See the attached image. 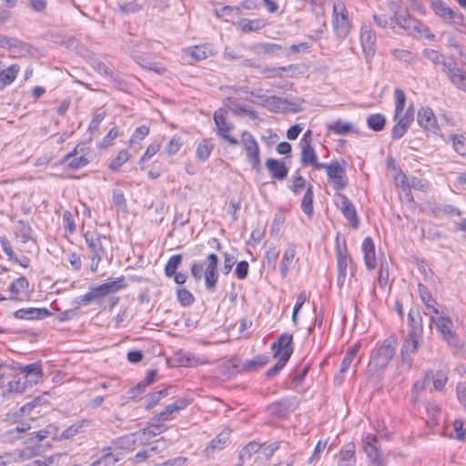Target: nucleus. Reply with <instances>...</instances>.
<instances>
[{
	"mask_svg": "<svg viewBox=\"0 0 466 466\" xmlns=\"http://www.w3.org/2000/svg\"><path fill=\"white\" fill-rule=\"evenodd\" d=\"M206 268L204 269V264L199 261H194L190 267V272L193 279L196 281L200 280L203 277L205 278V287L206 289L213 292L216 289V286L218 280V257L211 253L207 256L206 259Z\"/></svg>",
	"mask_w": 466,
	"mask_h": 466,
	"instance_id": "1",
	"label": "nucleus"
},
{
	"mask_svg": "<svg viewBox=\"0 0 466 466\" xmlns=\"http://www.w3.org/2000/svg\"><path fill=\"white\" fill-rule=\"evenodd\" d=\"M397 339L393 336L385 339L371 351L368 364L369 372L384 370L396 353Z\"/></svg>",
	"mask_w": 466,
	"mask_h": 466,
	"instance_id": "2",
	"label": "nucleus"
},
{
	"mask_svg": "<svg viewBox=\"0 0 466 466\" xmlns=\"http://www.w3.org/2000/svg\"><path fill=\"white\" fill-rule=\"evenodd\" d=\"M127 287L124 276L118 278H108L104 283L92 285L88 291L84 294V300L91 303L99 304L102 299L110 294L118 292Z\"/></svg>",
	"mask_w": 466,
	"mask_h": 466,
	"instance_id": "3",
	"label": "nucleus"
},
{
	"mask_svg": "<svg viewBox=\"0 0 466 466\" xmlns=\"http://www.w3.org/2000/svg\"><path fill=\"white\" fill-rule=\"evenodd\" d=\"M423 327L412 326L400 348L401 361L410 367L414 355L422 342Z\"/></svg>",
	"mask_w": 466,
	"mask_h": 466,
	"instance_id": "4",
	"label": "nucleus"
},
{
	"mask_svg": "<svg viewBox=\"0 0 466 466\" xmlns=\"http://www.w3.org/2000/svg\"><path fill=\"white\" fill-rule=\"evenodd\" d=\"M332 27L335 35L339 39H345L351 29L348 9L345 4L340 0H337L333 3Z\"/></svg>",
	"mask_w": 466,
	"mask_h": 466,
	"instance_id": "5",
	"label": "nucleus"
},
{
	"mask_svg": "<svg viewBox=\"0 0 466 466\" xmlns=\"http://www.w3.org/2000/svg\"><path fill=\"white\" fill-rule=\"evenodd\" d=\"M431 322L435 324L437 331L449 346L455 349L462 348V343L457 333L452 329L453 324L449 317L440 313L439 315L431 316Z\"/></svg>",
	"mask_w": 466,
	"mask_h": 466,
	"instance_id": "6",
	"label": "nucleus"
},
{
	"mask_svg": "<svg viewBox=\"0 0 466 466\" xmlns=\"http://www.w3.org/2000/svg\"><path fill=\"white\" fill-rule=\"evenodd\" d=\"M346 161L341 160V164L338 161L324 163V168L327 170L329 181L332 184L335 190L339 191L348 186V178L345 169Z\"/></svg>",
	"mask_w": 466,
	"mask_h": 466,
	"instance_id": "7",
	"label": "nucleus"
},
{
	"mask_svg": "<svg viewBox=\"0 0 466 466\" xmlns=\"http://www.w3.org/2000/svg\"><path fill=\"white\" fill-rule=\"evenodd\" d=\"M241 144L246 151L247 159L256 171L260 170V151L255 137L248 131L242 133Z\"/></svg>",
	"mask_w": 466,
	"mask_h": 466,
	"instance_id": "8",
	"label": "nucleus"
},
{
	"mask_svg": "<svg viewBox=\"0 0 466 466\" xmlns=\"http://www.w3.org/2000/svg\"><path fill=\"white\" fill-rule=\"evenodd\" d=\"M431 7L434 14L446 23L461 25L464 20L462 14L456 13L442 0H431Z\"/></svg>",
	"mask_w": 466,
	"mask_h": 466,
	"instance_id": "9",
	"label": "nucleus"
},
{
	"mask_svg": "<svg viewBox=\"0 0 466 466\" xmlns=\"http://www.w3.org/2000/svg\"><path fill=\"white\" fill-rule=\"evenodd\" d=\"M226 114V110L221 108L214 113L213 117L217 127V134L231 146H238L239 141L229 135L230 131L234 128V126L232 123L227 121Z\"/></svg>",
	"mask_w": 466,
	"mask_h": 466,
	"instance_id": "10",
	"label": "nucleus"
},
{
	"mask_svg": "<svg viewBox=\"0 0 466 466\" xmlns=\"http://www.w3.org/2000/svg\"><path fill=\"white\" fill-rule=\"evenodd\" d=\"M271 349L275 359H284L289 361L294 351L292 334L287 332L280 334L277 341L272 343Z\"/></svg>",
	"mask_w": 466,
	"mask_h": 466,
	"instance_id": "11",
	"label": "nucleus"
},
{
	"mask_svg": "<svg viewBox=\"0 0 466 466\" xmlns=\"http://www.w3.org/2000/svg\"><path fill=\"white\" fill-rule=\"evenodd\" d=\"M363 449L372 466H385L380 458L381 451L376 435L368 434L362 441Z\"/></svg>",
	"mask_w": 466,
	"mask_h": 466,
	"instance_id": "12",
	"label": "nucleus"
},
{
	"mask_svg": "<svg viewBox=\"0 0 466 466\" xmlns=\"http://www.w3.org/2000/svg\"><path fill=\"white\" fill-rule=\"evenodd\" d=\"M336 205L342 212L343 216L348 219L350 226L357 229L360 225V220L357 215L356 208L349 198L343 194H336Z\"/></svg>",
	"mask_w": 466,
	"mask_h": 466,
	"instance_id": "13",
	"label": "nucleus"
},
{
	"mask_svg": "<svg viewBox=\"0 0 466 466\" xmlns=\"http://www.w3.org/2000/svg\"><path fill=\"white\" fill-rule=\"evenodd\" d=\"M376 34L371 28L366 25L361 27L360 42L367 63L370 62L376 53Z\"/></svg>",
	"mask_w": 466,
	"mask_h": 466,
	"instance_id": "14",
	"label": "nucleus"
},
{
	"mask_svg": "<svg viewBox=\"0 0 466 466\" xmlns=\"http://www.w3.org/2000/svg\"><path fill=\"white\" fill-rule=\"evenodd\" d=\"M84 238L89 250V257L98 258L106 255V249L102 243V239L106 238V236H102L96 232L87 231L84 234Z\"/></svg>",
	"mask_w": 466,
	"mask_h": 466,
	"instance_id": "15",
	"label": "nucleus"
},
{
	"mask_svg": "<svg viewBox=\"0 0 466 466\" xmlns=\"http://www.w3.org/2000/svg\"><path fill=\"white\" fill-rule=\"evenodd\" d=\"M417 122L425 131L437 134L440 127L436 116L431 108L421 107L417 114Z\"/></svg>",
	"mask_w": 466,
	"mask_h": 466,
	"instance_id": "16",
	"label": "nucleus"
},
{
	"mask_svg": "<svg viewBox=\"0 0 466 466\" xmlns=\"http://www.w3.org/2000/svg\"><path fill=\"white\" fill-rule=\"evenodd\" d=\"M19 370L23 374L22 379L29 388L35 385L43 377V370L39 362L21 366Z\"/></svg>",
	"mask_w": 466,
	"mask_h": 466,
	"instance_id": "17",
	"label": "nucleus"
},
{
	"mask_svg": "<svg viewBox=\"0 0 466 466\" xmlns=\"http://www.w3.org/2000/svg\"><path fill=\"white\" fill-rule=\"evenodd\" d=\"M51 314L46 308H23L15 311L14 317L19 319L35 320L44 319Z\"/></svg>",
	"mask_w": 466,
	"mask_h": 466,
	"instance_id": "18",
	"label": "nucleus"
},
{
	"mask_svg": "<svg viewBox=\"0 0 466 466\" xmlns=\"http://www.w3.org/2000/svg\"><path fill=\"white\" fill-rule=\"evenodd\" d=\"M394 25L396 29L399 27L407 33H411L412 30L418 31L417 21L407 13V11L395 12Z\"/></svg>",
	"mask_w": 466,
	"mask_h": 466,
	"instance_id": "19",
	"label": "nucleus"
},
{
	"mask_svg": "<svg viewBox=\"0 0 466 466\" xmlns=\"http://www.w3.org/2000/svg\"><path fill=\"white\" fill-rule=\"evenodd\" d=\"M301 147L300 162L304 167L311 166L315 169H323L324 163L319 162L317 153L311 145H306Z\"/></svg>",
	"mask_w": 466,
	"mask_h": 466,
	"instance_id": "20",
	"label": "nucleus"
},
{
	"mask_svg": "<svg viewBox=\"0 0 466 466\" xmlns=\"http://www.w3.org/2000/svg\"><path fill=\"white\" fill-rule=\"evenodd\" d=\"M337 285L339 288H342L345 284L347 277V268L349 266L350 258L347 256L346 250L337 249Z\"/></svg>",
	"mask_w": 466,
	"mask_h": 466,
	"instance_id": "21",
	"label": "nucleus"
},
{
	"mask_svg": "<svg viewBox=\"0 0 466 466\" xmlns=\"http://www.w3.org/2000/svg\"><path fill=\"white\" fill-rule=\"evenodd\" d=\"M189 404L186 399H178L175 402L168 404L166 408L153 417V420L165 421L169 420L170 416L177 411L185 409Z\"/></svg>",
	"mask_w": 466,
	"mask_h": 466,
	"instance_id": "22",
	"label": "nucleus"
},
{
	"mask_svg": "<svg viewBox=\"0 0 466 466\" xmlns=\"http://www.w3.org/2000/svg\"><path fill=\"white\" fill-rule=\"evenodd\" d=\"M443 72L454 86L466 92V73L455 66H445Z\"/></svg>",
	"mask_w": 466,
	"mask_h": 466,
	"instance_id": "23",
	"label": "nucleus"
},
{
	"mask_svg": "<svg viewBox=\"0 0 466 466\" xmlns=\"http://www.w3.org/2000/svg\"><path fill=\"white\" fill-rule=\"evenodd\" d=\"M266 167L270 173L271 177L278 180H284L289 174V168L284 162L275 159L268 158L266 161Z\"/></svg>",
	"mask_w": 466,
	"mask_h": 466,
	"instance_id": "24",
	"label": "nucleus"
},
{
	"mask_svg": "<svg viewBox=\"0 0 466 466\" xmlns=\"http://www.w3.org/2000/svg\"><path fill=\"white\" fill-rule=\"evenodd\" d=\"M361 249L364 254V262L369 270L376 268L375 245L370 237H366L362 242Z\"/></svg>",
	"mask_w": 466,
	"mask_h": 466,
	"instance_id": "25",
	"label": "nucleus"
},
{
	"mask_svg": "<svg viewBox=\"0 0 466 466\" xmlns=\"http://www.w3.org/2000/svg\"><path fill=\"white\" fill-rule=\"evenodd\" d=\"M297 254V245L294 243H289L287 249L285 250L280 265L279 270L281 277L284 279L288 276L289 269L292 266L293 260Z\"/></svg>",
	"mask_w": 466,
	"mask_h": 466,
	"instance_id": "26",
	"label": "nucleus"
},
{
	"mask_svg": "<svg viewBox=\"0 0 466 466\" xmlns=\"http://www.w3.org/2000/svg\"><path fill=\"white\" fill-rule=\"evenodd\" d=\"M92 425L93 421L88 419L77 420L72 425H70L68 428H66L65 431H63L60 436V440H67L76 436L78 433L85 432L86 430Z\"/></svg>",
	"mask_w": 466,
	"mask_h": 466,
	"instance_id": "27",
	"label": "nucleus"
},
{
	"mask_svg": "<svg viewBox=\"0 0 466 466\" xmlns=\"http://www.w3.org/2000/svg\"><path fill=\"white\" fill-rule=\"evenodd\" d=\"M20 66L16 64L11 65L7 68L0 62V91L10 85L17 76Z\"/></svg>",
	"mask_w": 466,
	"mask_h": 466,
	"instance_id": "28",
	"label": "nucleus"
},
{
	"mask_svg": "<svg viewBox=\"0 0 466 466\" xmlns=\"http://www.w3.org/2000/svg\"><path fill=\"white\" fill-rule=\"evenodd\" d=\"M293 409L292 401L287 399L271 403L267 407L268 412L270 415L279 418L286 416Z\"/></svg>",
	"mask_w": 466,
	"mask_h": 466,
	"instance_id": "29",
	"label": "nucleus"
},
{
	"mask_svg": "<svg viewBox=\"0 0 466 466\" xmlns=\"http://www.w3.org/2000/svg\"><path fill=\"white\" fill-rule=\"evenodd\" d=\"M418 290H419V294H420V299L424 303L425 307L429 310H431L432 313H434L435 315H439L440 314V310H439V308H438L439 304L432 298L429 289L426 286H424V285L420 283L418 285Z\"/></svg>",
	"mask_w": 466,
	"mask_h": 466,
	"instance_id": "30",
	"label": "nucleus"
},
{
	"mask_svg": "<svg viewBox=\"0 0 466 466\" xmlns=\"http://www.w3.org/2000/svg\"><path fill=\"white\" fill-rule=\"evenodd\" d=\"M230 431L226 430L218 433L215 439H213L206 448V452L208 456L214 454L217 451H220L224 448L225 444L229 440Z\"/></svg>",
	"mask_w": 466,
	"mask_h": 466,
	"instance_id": "31",
	"label": "nucleus"
},
{
	"mask_svg": "<svg viewBox=\"0 0 466 466\" xmlns=\"http://www.w3.org/2000/svg\"><path fill=\"white\" fill-rule=\"evenodd\" d=\"M29 287V282L25 277H20L13 281L9 287L10 299L21 300L22 293Z\"/></svg>",
	"mask_w": 466,
	"mask_h": 466,
	"instance_id": "32",
	"label": "nucleus"
},
{
	"mask_svg": "<svg viewBox=\"0 0 466 466\" xmlns=\"http://www.w3.org/2000/svg\"><path fill=\"white\" fill-rule=\"evenodd\" d=\"M0 387L3 388L2 393L4 396H6V395L12 394V393H22L27 388H29L26 385V383L25 382V380L22 379V377L18 378L16 380L8 381V383L6 385H4V382H3L2 386H0Z\"/></svg>",
	"mask_w": 466,
	"mask_h": 466,
	"instance_id": "33",
	"label": "nucleus"
},
{
	"mask_svg": "<svg viewBox=\"0 0 466 466\" xmlns=\"http://www.w3.org/2000/svg\"><path fill=\"white\" fill-rule=\"evenodd\" d=\"M431 216L435 218H441L442 216H461V211L458 209L456 207L449 204L437 205L431 208L430 210Z\"/></svg>",
	"mask_w": 466,
	"mask_h": 466,
	"instance_id": "34",
	"label": "nucleus"
},
{
	"mask_svg": "<svg viewBox=\"0 0 466 466\" xmlns=\"http://www.w3.org/2000/svg\"><path fill=\"white\" fill-rule=\"evenodd\" d=\"M309 368L310 363L306 362L305 360H303L299 364L296 366L290 375L292 382L295 384V386H299L303 382L304 379L309 373Z\"/></svg>",
	"mask_w": 466,
	"mask_h": 466,
	"instance_id": "35",
	"label": "nucleus"
},
{
	"mask_svg": "<svg viewBox=\"0 0 466 466\" xmlns=\"http://www.w3.org/2000/svg\"><path fill=\"white\" fill-rule=\"evenodd\" d=\"M269 360V358L266 355H257L252 360H246L242 367L241 371H255L259 368L264 367Z\"/></svg>",
	"mask_w": 466,
	"mask_h": 466,
	"instance_id": "36",
	"label": "nucleus"
},
{
	"mask_svg": "<svg viewBox=\"0 0 466 466\" xmlns=\"http://www.w3.org/2000/svg\"><path fill=\"white\" fill-rule=\"evenodd\" d=\"M261 449V445L256 441L248 443L239 452L238 466H242L247 461H249L253 454Z\"/></svg>",
	"mask_w": 466,
	"mask_h": 466,
	"instance_id": "37",
	"label": "nucleus"
},
{
	"mask_svg": "<svg viewBox=\"0 0 466 466\" xmlns=\"http://www.w3.org/2000/svg\"><path fill=\"white\" fill-rule=\"evenodd\" d=\"M213 149L214 143L212 139H203L201 142L198 143L197 147L196 157L201 161H206L208 159Z\"/></svg>",
	"mask_w": 466,
	"mask_h": 466,
	"instance_id": "38",
	"label": "nucleus"
},
{
	"mask_svg": "<svg viewBox=\"0 0 466 466\" xmlns=\"http://www.w3.org/2000/svg\"><path fill=\"white\" fill-rule=\"evenodd\" d=\"M313 186L309 184L301 200V209L309 217H311L314 212L313 208Z\"/></svg>",
	"mask_w": 466,
	"mask_h": 466,
	"instance_id": "39",
	"label": "nucleus"
},
{
	"mask_svg": "<svg viewBox=\"0 0 466 466\" xmlns=\"http://www.w3.org/2000/svg\"><path fill=\"white\" fill-rule=\"evenodd\" d=\"M394 104H395V110H394V116L393 120L399 119L400 115L402 114L405 104H406V95L403 90L400 88H395L394 90Z\"/></svg>",
	"mask_w": 466,
	"mask_h": 466,
	"instance_id": "40",
	"label": "nucleus"
},
{
	"mask_svg": "<svg viewBox=\"0 0 466 466\" xmlns=\"http://www.w3.org/2000/svg\"><path fill=\"white\" fill-rule=\"evenodd\" d=\"M32 232L33 229L27 221L20 219L16 222L15 234L23 243H26L32 238Z\"/></svg>",
	"mask_w": 466,
	"mask_h": 466,
	"instance_id": "41",
	"label": "nucleus"
},
{
	"mask_svg": "<svg viewBox=\"0 0 466 466\" xmlns=\"http://www.w3.org/2000/svg\"><path fill=\"white\" fill-rule=\"evenodd\" d=\"M328 129L337 135L345 136L353 131V126L350 123L340 119L328 125Z\"/></svg>",
	"mask_w": 466,
	"mask_h": 466,
	"instance_id": "42",
	"label": "nucleus"
},
{
	"mask_svg": "<svg viewBox=\"0 0 466 466\" xmlns=\"http://www.w3.org/2000/svg\"><path fill=\"white\" fill-rule=\"evenodd\" d=\"M182 254H176L169 258L164 268L165 275L167 278H172L175 275V272L182 264Z\"/></svg>",
	"mask_w": 466,
	"mask_h": 466,
	"instance_id": "43",
	"label": "nucleus"
},
{
	"mask_svg": "<svg viewBox=\"0 0 466 466\" xmlns=\"http://www.w3.org/2000/svg\"><path fill=\"white\" fill-rule=\"evenodd\" d=\"M130 157L127 149L120 150L117 155L111 160L108 168L113 172H117L120 167L128 161Z\"/></svg>",
	"mask_w": 466,
	"mask_h": 466,
	"instance_id": "44",
	"label": "nucleus"
},
{
	"mask_svg": "<svg viewBox=\"0 0 466 466\" xmlns=\"http://www.w3.org/2000/svg\"><path fill=\"white\" fill-rule=\"evenodd\" d=\"M405 182L409 188H413L422 192H425L429 187L427 180L419 178L417 177H411L408 179L407 177L403 174L401 183L404 184Z\"/></svg>",
	"mask_w": 466,
	"mask_h": 466,
	"instance_id": "45",
	"label": "nucleus"
},
{
	"mask_svg": "<svg viewBox=\"0 0 466 466\" xmlns=\"http://www.w3.org/2000/svg\"><path fill=\"white\" fill-rule=\"evenodd\" d=\"M386 124V118L382 114H372L367 118V125L373 131H381Z\"/></svg>",
	"mask_w": 466,
	"mask_h": 466,
	"instance_id": "46",
	"label": "nucleus"
},
{
	"mask_svg": "<svg viewBox=\"0 0 466 466\" xmlns=\"http://www.w3.org/2000/svg\"><path fill=\"white\" fill-rule=\"evenodd\" d=\"M168 395V389L164 388L160 390L151 392L145 397L147 409H152L155 407L159 400Z\"/></svg>",
	"mask_w": 466,
	"mask_h": 466,
	"instance_id": "47",
	"label": "nucleus"
},
{
	"mask_svg": "<svg viewBox=\"0 0 466 466\" xmlns=\"http://www.w3.org/2000/svg\"><path fill=\"white\" fill-rule=\"evenodd\" d=\"M423 56L433 64L441 65L442 69L445 68V66H453L452 64L445 63V56L437 50L425 48L423 50Z\"/></svg>",
	"mask_w": 466,
	"mask_h": 466,
	"instance_id": "48",
	"label": "nucleus"
},
{
	"mask_svg": "<svg viewBox=\"0 0 466 466\" xmlns=\"http://www.w3.org/2000/svg\"><path fill=\"white\" fill-rule=\"evenodd\" d=\"M305 187L306 179L300 175L299 170H297L289 181V188L295 195H299Z\"/></svg>",
	"mask_w": 466,
	"mask_h": 466,
	"instance_id": "49",
	"label": "nucleus"
},
{
	"mask_svg": "<svg viewBox=\"0 0 466 466\" xmlns=\"http://www.w3.org/2000/svg\"><path fill=\"white\" fill-rule=\"evenodd\" d=\"M225 106L235 115H244L247 112V106L239 102L238 99L235 97H227L225 100Z\"/></svg>",
	"mask_w": 466,
	"mask_h": 466,
	"instance_id": "50",
	"label": "nucleus"
},
{
	"mask_svg": "<svg viewBox=\"0 0 466 466\" xmlns=\"http://www.w3.org/2000/svg\"><path fill=\"white\" fill-rule=\"evenodd\" d=\"M289 105V102L286 99H283L277 96H268V101L267 104V108L271 112H280L285 110V107L283 106Z\"/></svg>",
	"mask_w": 466,
	"mask_h": 466,
	"instance_id": "51",
	"label": "nucleus"
},
{
	"mask_svg": "<svg viewBox=\"0 0 466 466\" xmlns=\"http://www.w3.org/2000/svg\"><path fill=\"white\" fill-rule=\"evenodd\" d=\"M431 371H428L426 374H425V377L422 380H418L416 381L413 386H412V389H411V399H412V401L413 402H416L418 401V395L417 393L420 391V390H424L426 384H429L431 380Z\"/></svg>",
	"mask_w": 466,
	"mask_h": 466,
	"instance_id": "52",
	"label": "nucleus"
},
{
	"mask_svg": "<svg viewBox=\"0 0 466 466\" xmlns=\"http://www.w3.org/2000/svg\"><path fill=\"white\" fill-rule=\"evenodd\" d=\"M396 121L397 123L395 124L391 130V138L393 140H398L401 138L406 134L410 126V124L405 123L403 120H400V118L397 119Z\"/></svg>",
	"mask_w": 466,
	"mask_h": 466,
	"instance_id": "53",
	"label": "nucleus"
},
{
	"mask_svg": "<svg viewBox=\"0 0 466 466\" xmlns=\"http://www.w3.org/2000/svg\"><path fill=\"white\" fill-rule=\"evenodd\" d=\"M373 20L380 27H390L394 32L399 33V30H396V25H394L393 17H390L386 15H373Z\"/></svg>",
	"mask_w": 466,
	"mask_h": 466,
	"instance_id": "54",
	"label": "nucleus"
},
{
	"mask_svg": "<svg viewBox=\"0 0 466 466\" xmlns=\"http://www.w3.org/2000/svg\"><path fill=\"white\" fill-rule=\"evenodd\" d=\"M453 149L460 155H466V138L463 135H451Z\"/></svg>",
	"mask_w": 466,
	"mask_h": 466,
	"instance_id": "55",
	"label": "nucleus"
},
{
	"mask_svg": "<svg viewBox=\"0 0 466 466\" xmlns=\"http://www.w3.org/2000/svg\"><path fill=\"white\" fill-rule=\"evenodd\" d=\"M177 300L183 307L191 306L195 301L194 296L187 289H177Z\"/></svg>",
	"mask_w": 466,
	"mask_h": 466,
	"instance_id": "56",
	"label": "nucleus"
},
{
	"mask_svg": "<svg viewBox=\"0 0 466 466\" xmlns=\"http://www.w3.org/2000/svg\"><path fill=\"white\" fill-rule=\"evenodd\" d=\"M184 141L180 137L174 136L168 142V144L165 147V152L168 156L176 155L180 148L182 147Z\"/></svg>",
	"mask_w": 466,
	"mask_h": 466,
	"instance_id": "57",
	"label": "nucleus"
},
{
	"mask_svg": "<svg viewBox=\"0 0 466 466\" xmlns=\"http://www.w3.org/2000/svg\"><path fill=\"white\" fill-rule=\"evenodd\" d=\"M339 457V461H351V460H355V444L350 442L344 445Z\"/></svg>",
	"mask_w": 466,
	"mask_h": 466,
	"instance_id": "58",
	"label": "nucleus"
},
{
	"mask_svg": "<svg viewBox=\"0 0 466 466\" xmlns=\"http://www.w3.org/2000/svg\"><path fill=\"white\" fill-rule=\"evenodd\" d=\"M0 47L8 49H18L22 47V42L17 38L0 35Z\"/></svg>",
	"mask_w": 466,
	"mask_h": 466,
	"instance_id": "59",
	"label": "nucleus"
},
{
	"mask_svg": "<svg viewBox=\"0 0 466 466\" xmlns=\"http://www.w3.org/2000/svg\"><path fill=\"white\" fill-rule=\"evenodd\" d=\"M113 203L117 211L127 210V200L124 192L120 189L113 190Z\"/></svg>",
	"mask_w": 466,
	"mask_h": 466,
	"instance_id": "60",
	"label": "nucleus"
},
{
	"mask_svg": "<svg viewBox=\"0 0 466 466\" xmlns=\"http://www.w3.org/2000/svg\"><path fill=\"white\" fill-rule=\"evenodd\" d=\"M389 281V264L387 259L380 260L378 272V282L380 287L385 286Z\"/></svg>",
	"mask_w": 466,
	"mask_h": 466,
	"instance_id": "61",
	"label": "nucleus"
},
{
	"mask_svg": "<svg viewBox=\"0 0 466 466\" xmlns=\"http://www.w3.org/2000/svg\"><path fill=\"white\" fill-rule=\"evenodd\" d=\"M209 52L206 46H194L187 50V53L197 61L206 59Z\"/></svg>",
	"mask_w": 466,
	"mask_h": 466,
	"instance_id": "62",
	"label": "nucleus"
},
{
	"mask_svg": "<svg viewBox=\"0 0 466 466\" xmlns=\"http://www.w3.org/2000/svg\"><path fill=\"white\" fill-rule=\"evenodd\" d=\"M161 146L159 143L154 142L150 144L143 156L139 159V163L143 164L148 161L152 157H154L160 149Z\"/></svg>",
	"mask_w": 466,
	"mask_h": 466,
	"instance_id": "63",
	"label": "nucleus"
},
{
	"mask_svg": "<svg viewBox=\"0 0 466 466\" xmlns=\"http://www.w3.org/2000/svg\"><path fill=\"white\" fill-rule=\"evenodd\" d=\"M453 430L455 432V439L458 441H464L466 434V424L461 420H455L453 423Z\"/></svg>",
	"mask_w": 466,
	"mask_h": 466,
	"instance_id": "64",
	"label": "nucleus"
}]
</instances>
